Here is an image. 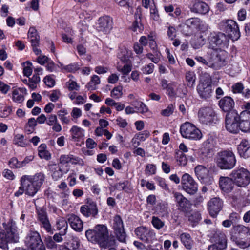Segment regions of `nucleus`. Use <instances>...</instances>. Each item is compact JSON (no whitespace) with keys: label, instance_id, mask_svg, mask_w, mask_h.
<instances>
[{"label":"nucleus","instance_id":"4c0bfd02","mask_svg":"<svg viewBox=\"0 0 250 250\" xmlns=\"http://www.w3.org/2000/svg\"><path fill=\"white\" fill-rule=\"evenodd\" d=\"M196 78V75L193 71H189L186 73V80L188 86L192 87L194 85Z\"/></svg>","mask_w":250,"mask_h":250},{"label":"nucleus","instance_id":"20e7f679","mask_svg":"<svg viewBox=\"0 0 250 250\" xmlns=\"http://www.w3.org/2000/svg\"><path fill=\"white\" fill-rule=\"evenodd\" d=\"M216 162L221 169H231L234 167L236 160L234 153L230 150H226L218 153Z\"/></svg>","mask_w":250,"mask_h":250},{"label":"nucleus","instance_id":"0eeeda50","mask_svg":"<svg viewBox=\"0 0 250 250\" xmlns=\"http://www.w3.org/2000/svg\"><path fill=\"white\" fill-rule=\"evenodd\" d=\"M3 225L5 230L3 233H0V237L2 241L4 242H17L19 240V235L15 224L10 222L7 224H3Z\"/></svg>","mask_w":250,"mask_h":250},{"label":"nucleus","instance_id":"a18cd8bd","mask_svg":"<svg viewBox=\"0 0 250 250\" xmlns=\"http://www.w3.org/2000/svg\"><path fill=\"white\" fill-rule=\"evenodd\" d=\"M40 82V78L39 76V74H34L31 78H30L28 86L31 89H34L37 87V84Z\"/></svg>","mask_w":250,"mask_h":250},{"label":"nucleus","instance_id":"5fc2aeb1","mask_svg":"<svg viewBox=\"0 0 250 250\" xmlns=\"http://www.w3.org/2000/svg\"><path fill=\"white\" fill-rule=\"evenodd\" d=\"M132 30L134 32H141L143 30V25L140 22V20H136L132 24L131 27Z\"/></svg>","mask_w":250,"mask_h":250},{"label":"nucleus","instance_id":"37998d69","mask_svg":"<svg viewBox=\"0 0 250 250\" xmlns=\"http://www.w3.org/2000/svg\"><path fill=\"white\" fill-rule=\"evenodd\" d=\"M146 56L154 63H158L160 60L161 53L158 51H155L154 54L147 53Z\"/></svg>","mask_w":250,"mask_h":250},{"label":"nucleus","instance_id":"412c9836","mask_svg":"<svg viewBox=\"0 0 250 250\" xmlns=\"http://www.w3.org/2000/svg\"><path fill=\"white\" fill-rule=\"evenodd\" d=\"M208 205L210 215L215 217L222 209L223 202L219 198L215 197L209 200Z\"/></svg>","mask_w":250,"mask_h":250},{"label":"nucleus","instance_id":"6ab92c4d","mask_svg":"<svg viewBox=\"0 0 250 250\" xmlns=\"http://www.w3.org/2000/svg\"><path fill=\"white\" fill-rule=\"evenodd\" d=\"M81 212L85 216H95L98 213L96 204L90 199H87L85 204L81 207Z\"/></svg>","mask_w":250,"mask_h":250},{"label":"nucleus","instance_id":"4be33fe9","mask_svg":"<svg viewBox=\"0 0 250 250\" xmlns=\"http://www.w3.org/2000/svg\"><path fill=\"white\" fill-rule=\"evenodd\" d=\"M42 241L39 233L35 230H30L24 239L25 245L31 248Z\"/></svg>","mask_w":250,"mask_h":250},{"label":"nucleus","instance_id":"f257e3e1","mask_svg":"<svg viewBox=\"0 0 250 250\" xmlns=\"http://www.w3.org/2000/svg\"><path fill=\"white\" fill-rule=\"evenodd\" d=\"M219 26L221 30H225L228 34L229 37L222 33H211L208 39V47L213 50L227 46L229 39L237 41L240 37L238 25L233 20H223L220 22Z\"/></svg>","mask_w":250,"mask_h":250},{"label":"nucleus","instance_id":"5701e85b","mask_svg":"<svg viewBox=\"0 0 250 250\" xmlns=\"http://www.w3.org/2000/svg\"><path fill=\"white\" fill-rule=\"evenodd\" d=\"M218 105L223 111L229 113L234 111L235 102L231 97L225 96L220 100Z\"/></svg>","mask_w":250,"mask_h":250},{"label":"nucleus","instance_id":"dca6fc26","mask_svg":"<svg viewBox=\"0 0 250 250\" xmlns=\"http://www.w3.org/2000/svg\"><path fill=\"white\" fill-rule=\"evenodd\" d=\"M113 228L117 239L121 242L125 243L126 234L122 220L119 215H116L114 217Z\"/></svg>","mask_w":250,"mask_h":250},{"label":"nucleus","instance_id":"aec40b11","mask_svg":"<svg viewBox=\"0 0 250 250\" xmlns=\"http://www.w3.org/2000/svg\"><path fill=\"white\" fill-rule=\"evenodd\" d=\"M240 129L243 132H250V111L245 110L239 115Z\"/></svg>","mask_w":250,"mask_h":250},{"label":"nucleus","instance_id":"4d7b16f0","mask_svg":"<svg viewBox=\"0 0 250 250\" xmlns=\"http://www.w3.org/2000/svg\"><path fill=\"white\" fill-rule=\"evenodd\" d=\"M156 167L154 164H148L146 168L145 172L147 175H153L156 173Z\"/></svg>","mask_w":250,"mask_h":250},{"label":"nucleus","instance_id":"a19ab883","mask_svg":"<svg viewBox=\"0 0 250 250\" xmlns=\"http://www.w3.org/2000/svg\"><path fill=\"white\" fill-rule=\"evenodd\" d=\"M68 222L71 228L76 231H78V217L72 214L68 218Z\"/></svg>","mask_w":250,"mask_h":250},{"label":"nucleus","instance_id":"0e129e2a","mask_svg":"<svg viewBox=\"0 0 250 250\" xmlns=\"http://www.w3.org/2000/svg\"><path fill=\"white\" fill-rule=\"evenodd\" d=\"M204 145L208 149H211L213 146L214 144V141L212 136H209L208 138L204 142Z\"/></svg>","mask_w":250,"mask_h":250},{"label":"nucleus","instance_id":"e433bc0d","mask_svg":"<svg viewBox=\"0 0 250 250\" xmlns=\"http://www.w3.org/2000/svg\"><path fill=\"white\" fill-rule=\"evenodd\" d=\"M206 42L205 39L202 36L194 37L191 41V45L195 49H198L205 44Z\"/></svg>","mask_w":250,"mask_h":250},{"label":"nucleus","instance_id":"864d4df0","mask_svg":"<svg viewBox=\"0 0 250 250\" xmlns=\"http://www.w3.org/2000/svg\"><path fill=\"white\" fill-rule=\"evenodd\" d=\"M154 65L153 64L150 63L147 65L142 67L141 71L143 73L146 74H150L153 73L154 70Z\"/></svg>","mask_w":250,"mask_h":250},{"label":"nucleus","instance_id":"72a5a7b5","mask_svg":"<svg viewBox=\"0 0 250 250\" xmlns=\"http://www.w3.org/2000/svg\"><path fill=\"white\" fill-rule=\"evenodd\" d=\"M176 162L178 166H185L188 163V158L186 155L180 150H176L174 156Z\"/></svg>","mask_w":250,"mask_h":250},{"label":"nucleus","instance_id":"9d476101","mask_svg":"<svg viewBox=\"0 0 250 250\" xmlns=\"http://www.w3.org/2000/svg\"><path fill=\"white\" fill-rule=\"evenodd\" d=\"M37 221L41 228L43 229L50 234L54 233L55 229L52 227L46 210L41 208L37 209Z\"/></svg>","mask_w":250,"mask_h":250},{"label":"nucleus","instance_id":"a878e982","mask_svg":"<svg viewBox=\"0 0 250 250\" xmlns=\"http://www.w3.org/2000/svg\"><path fill=\"white\" fill-rule=\"evenodd\" d=\"M234 182L232 177H221L219 179V186L222 190L225 192H231L234 187Z\"/></svg>","mask_w":250,"mask_h":250},{"label":"nucleus","instance_id":"bf43d9fd","mask_svg":"<svg viewBox=\"0 0 250 250\" xmlns=\"http://www.w3.org/2000/svg\"><path fill=\"white\" fill-rule=\"evenodd\" d=\"M174 110V107L172 104H169L166 109L161 111V114L164 116H169L171 115Z\"/></svg>","mask_w":250,"mask_h":250},{"label":"nucleus","instance_id":"6e6552de","mask_svg":"<svg viewBox=\"0 0 250 250\" xmlns=\"http://www.w3.org/2000/svg\"><path fill=\"white\" fill-rule=\"evenodd\" d=\"M231 177L234 184L240 187H245L250 183V173L244 168L233 170Z\"/></svg>","mask_w":250,"mask_h":250},{"label":"nucleus","instance_id":"7ed1b4c3","mask_svg":"<svg viewBox=\"0 0 250 250\" xmlns=\"http://www.w3.org/2000/svg\"><path fill=\"white\" fill-rule=\"evenodd\" d=\"M85 235L88 241L98 243L103 245H106L108 237L107 228L104 225H98L93 229L86 231Z\"/></svg>","mask_w":250,"mask_h":250},{"label":"nucleus","instance_id":"e2e57ef3","mask_svg":"<svg viewBox=\"0 0 250 250\" xmlns=\"http://www.w3.org/2000/svg\"><path fill=\"white\" fill-rule=\"evenodd\" d=\"M27 66H25L23 70L24 76L29 77L32 73V68H31L32 63L30 62H27Z\"/></svg>","mask_w":250,"mask_h":250},{"label":"nucleus","instance_id":"4468645a","mask_svg":"<svg viewBox=\"0 0 250 250\" xmlns=\"http://www.w3.org/2000/svg\"><path fill=\"white\" fill-rule=\"evenodd\" d=\"M135 233L139 239L145 242L150 243L155 240L156 233L154 231L145 226L136 228Z\"/></svg>","mask_w":250,"mask_h":250},{"label":"nucleus","instance_id":"ddd939ff","mask_svg":"<svg viewBox=\"0 0 250 250\" xmlns=\"http://www.w3.org/2000/svg\"><path fill=\"white\" fill-rule=\"evenodd\" d=\"M198 117L201 123L206 125L215 123L217 120L214 111L210 107L200 108L198 112Z\"/></svg>","mask_w":250,"mask_h":250},{"label":"nucleus","instance_id":"39448f33","mask_svg":"<svg viewBox=\"0 0 250 250\" xmlns=\"http://www.w3.org/2000/svg\"><path fill=\"white\" fill-rule=\"evenodd\" d=\"M180 133L183 138L190 140H199L203 136L201 130L193 124L188 122L181 125Z\"/></svg>","mask_w":250,"mask_h":250},{"label":"nucleus","instance_id":"423d86ee","mask_svg":"<svg viewBox=\"0 0 250 250\" xmlns=\"http://www.w3.org/2000/svg\"><path fill=\"white\" fill-rule=\"evenodd\" d=\"M235 243L242 248H246L250 246V229L243 225H237L234 228Z\"/></svg>","mask_w":250,"mask_h":250},{"label":"nucleus","instance_id":"79ce46f5","mask_svg":"<svg viewBox=\"0 0 250 250\" xmlns=\"http://www.w3.org/2000/svg\"><path fill=\"white\" fill-rule=\"evenodd\" d=\"M123 89L121 85L115 87L111 91V96L115 99H119L123 95Z\"/></svg>","mask_w":250,"mask_h":250},{"label":"nucleus","instance_id":"774afa93","mask_svg":"<svg viewBox=\"0 0 250 250\" xmlns=\"http://www.w3.org/2000/svg\"><path fill=\"white\" fill-rule=\"evenodd\" d=\"M116 124L122 128H125L127 125V122L126 120L121 117H118L116 120Z\"/></svg>","mask_w":250,"mask_h":250},{"label":"nucleus","instance_id":"2eb2a0df","mask_svg":"<svg viewBox=\"0 0 250 250\" xmlns=\"http://www.w3.org/2000/svg\"><path fill=\"white\" fill-rule=\"evenodd\" d=\"M183 189L188 193L192 195L198 190V185L193 178L188 173L184 174L181 178Z\"/></svg>","mask_w":250,"mask_h":250},{"label":"nucleus","instance_id":"c756f323","mask_svg":"<svg viewBox=\"0 0 250 250\" xmlns=\"http://www.w3.org/2000/svg\"><path fill=\"white\" fill-rule=\"evenodd\" d=\"M250 148V143L247 140H243L238 146L237 150L240 157L246 158L249 157L247 151Z\"/></svg>","mask_w":250,"mask_h":250},{"label":"nucleus","instance_id":"f03ea898","mask_svg":"<svg viewBox=\"0 0 250 250\" xmlns=\"http://www.w3.org/2000/svg\"><path fill=\"white\" fill-rule=\"evenodd\" d=\"M45 175L39 172L34 175H23L20 182L25 189V194L34 196L40 189L45 180Z\"/></svg>","mask_w":250,"mask_h":250},{"label":"nucleus","instance_id":"393cba45","mask_svg":"<svg viewBox=\"0 0 250 250\" xmlns=\"http://www.w3.org/2000/svg\"><path fill=\"white\" fill-rule=\"evenodd\" d=\"M50 171H52V176L55 180H57L61 178L64 173H66L68 171V167L66 166L65 167H62L61 165H51L49 166Z\"/></svg>","mask_w":250,"mask_h":250},{"label":"nucleus","instance_id":"2f4dec72","mask_svg":"<svg viewBox=\"0 0 250 250\" xmlns=\"http://www.w3.org/2000/svg\"><path fill=\"white\" fill-rule=\"evenodd\" d=\"M123 65L118 62L117 64V70L122 73L123 75H127L131 71L132 68V63L131 61H128L125 62H122Z\"/></svg>","mask_w":250,"mask_h":250},{"label":"nucleus","instance_id":"9b49d317","mask_svg":"<svg viewBox=\"0 0 250 250\" xmlns=\"http://www.w3.org/2000/svg\"><path fill=\"white\" fill-rule=\"evenodd\" d=\"M173 194L178 209L185 216L188 215L191 211V204L190 201L179 192H174Z\"/></svg>","mask_w":250,"mask_h":250},{"label":"nucleus","instance_id":"ea45409f","mask_svg":"<svg viewBox=\"0 0 250 250\" xmlns=\"http://www.w3.org/2000/svg\"><path fill=\"white\" fill-rule=\"evenodd\" d=\"M135 108L137 109L139 112L142 114L145 113L148 111L147 106L142 102L136 101L132 104Z\"/></svg>","mask_w":250,"mask_h":250},{"label":"nucleus","instance_id":"c03bdc74","mask_svg":"<svg viewBox=\"0 0 250 250\" xmlns=\"http://www.w3.org/2000/svg\"><path fill=\"white\" fill-rule=\"evenodd\" d=\"M150 17L151 19L156 21H159L160 19L158 10L155 5L150 7Z\"/></svg>","mask_w":250,"mask_h":250},{"label":"nucleus","instance_id":"49530a36","mask_svg":"<svg viewBox=\"0 0 250 250\" xmlns=\"http://www.w3.org/2000/svg\"><path fill=\"white\" fill-rule=\"evenodd\" d=\"M151 223L153 227L158 230L160 229L165 226V222L155 216L152 217Z\"/></svg>","mask_w":250,"mask_h":250},{"label":"nucleus","instance_id":"680f3d73","mask_svg":"<svg viewBox=\"0 0 250 250\" xmlns=\"http://www.w3.org/2000/svg\"><path fill=\"white\" fill-rule=\"evenodd\" d=\"M64 71L67 72H74L78 69V65L76 63L70 64L63 67Z\"/></svg>","mask_w":250,"mask_h":250},{"label":"nucleus","instance_id":"f704fd0d","mask_svg":"<svg viewBox=\"0 0 250 250\" xmlns=\"http://www.w3.org/2000/svg\"><path fill=\"white\" fill-rule=\"evenodd\" d=\"M131 55V51L127 49L126 48H123L121 49L120 52L118 54V57L122 62H125L128 61H131L129 59Z\"/></svg>","mask_w":250,"mask_h":250},{"label":"nucleus","instance_id":"338daca9","mask_svg":"<svg viewBox=\"0 0 250 250\" xmlns=\"http://www.w3.org/2000/svg\"><path fill=\"white\" fill-rule=\"evenodd\" d=\"M94 71L98 74H104L108 72V68L104 66L99 65L95 67Z\"/></svg>","mask_w":250,"mask_h":250},{"label":"nucleus","instance_id":"6e6d98bb","mask_svg":"<svg viewBox=\"0 0 250 250\" xmlns=\"http://www.w3.org/2000/svg\"><path fill=\"white\" fill-rule=\"evenodd\" d=\"M71 160V157L68 155H62L60 158V163L58 165H61L62 167H67V164L69 163Z\"/></svg>","mask_w":250,"mask_h":250},{"label":"nucleus","instance_id":"b1692460","mask_svg":"<svg viewBox=\"0 0 250 250\" xmlns=\"http://www.w3.org/2000/svg\"><path fill=\"white\" fill-rule=\"evenodd\" d=\"M185 24L190 28L200 30H204L208 28V25L205 22L198 18H189L185 21Z\"/></svg>","mask_w":250,"mask_h":250},{"label":"nucleus","instance_id":"09e8293b","mask_svg":"<svg viewBox=\"0 0 250 250\" xmlns=\"http://www.w3.org/2000/svg\"><path fill=\"white\" fill-rule=\"evenodd\" d=\"M195 60L199 62L208 67H212L213 63L211 60H206L201 56H196Z\"/></svg>","mask_w":250,"mask_h":250},{"label":"nucleus","instance_id":"603ef678","mask_svg":"<svg viewBox=\"0 0 250 250\" xmlns=\"http://www.w3.org/2000/svg\"><path fill=\"white\" fill-rule=\"evenodd\" d=\"M201 219V214L198 212H195L188 216V221L193 224L198 223Z\"/></svg>","mask_w":250,"mask_h":250},{"label":"nucleus","instance_id":"13d9d810","mask_svg":"<svg viewBox=\"0 0 250 250\" xmlns=\"http://www.w3.org/2000/svg\"><path fill=\"white\" fill-rule=\"evenodd\" d=\"M44 241L48 248L53 249L57 247V245L51 236H47L46 237Z\"/></svg>","mask_w":250,"mask_h":250},{"label":"nucleus","instance_id":"bb28decb","mask_svg":"<svg viewBox=\"0 0 250 250\" xmlns=\"http://www.w3.org/2000/svg\"><path fill=\"white\" fill-rule=\"evenodd\" d=\"M191 12L200 14H206L209 11L208 5L204 2L195 0L190 7Z\"/></svg>","mask_w":250,"mask_h":250},{"label":"nucleus","instance_id":"3c124183","mask_svg":"<svg viewBox=\"0 0 250 250\" xmlns=\"http://www.w3.org/2000/svg\"><path fill=\"white\" fill-rule=\"evenodd\" d=\"M8 164L11 168H19L22 167L21 162H20L16 158H11L8 162Z\"/></svg>","mask_w":250,"mask_h":250},{"label":"nucleus","instance_id":"052dcab7","mask_svg":"<svg viewBox=\"0 0 250 250\" xmlns=\"http://www.w3.org/2000/svg\"><path fill=\"white\" fill-rule=\"evenodd\" d=\"M67 114V112L65 109L61 110L58 112V115L61 121L66 124L69 122L68 119L65 117V115Z\"/></svg>","mask_w":250,"mask_h":250},{"label":"nucleus","instance_id":"8fccbe9b","mask_svg":"<svg viewBox=\"0 0 250 250\" xmlns=\"http://www.w3.org/2000/svg\"><path fill=\"white\" fill-rule=\"evenodd\" d=\"M70 140L74 142L78 141V127L77 126H73L70 131Z\"/></svg>","mask_w":250,"mask_h":250},{"label":"nucleus","instance_id":"1a4fd4ad","mask_svg":"<svg viewBox=\"0 0 250 250\" xmlns=\"http://www.w3.org/2000/svg\"><path fill=\"white\" fill-rule=\"evenodd\" d=\"M226 129L230 133H237L240 129L239 115L235 111L228 113L226 116Z\"/></svg>","mask_w":250,"mask_h":250},{"label":"nucleus","instance_id":"7c9ffc66","mask_svg":"<svg viewBox=\"0 0 250 250\" xmlns=\"http://www.w3.org/2000/svg\"><path fill=\"white\" fill-rule=\"evenodd\" d=\"M179 238L181 243L188 250H191L193 245V240L190 235L187 232H183L180 234Z\"/></svg>","mask_w":250,"mask_h":250},{"label":"nucleus","instance_id":"a211bd4d","mask_svg":"<svg viewBox=\"0 0 250 250\" xmlns=\"http://www.w3.org/2000/svg\"><path fill=\"white\" fill-rule=\"evenodd\" d=\"M112 28V19L109 16H104L99 18L97 25L98 31L104 33H109Z\"/></svg>","mask_w":250,"mask_h":250},{"label":"nucleus","instance_id":"58836bf2","mask_svg":"<svg viewBox=\"0 0 250 250\" xmlns=\"http://www.w3.org/2000/svg\"><path fill=\"white\" fill-rule=\"evenodd\" d=\"M57 229L58 230L63 229L61 231L62 235H65L66 233V230L67 228V223L66 221L63 218L59 219L56 223Z\"/></svg>","mask_w":250,"mask_h":250},{"label":"nucleus","instance_id":"f3484780","mask_svg":"<svg viewBox=\"0 0 250 250\" xmlns=\"http://www.w3.org/2000/svg\"><path fill=\"white\" fill-rule=\"evenodd\" d=\"M197 91L201 98H209L213 92L210 82L206 81H201L197 86Z\"/></svg>","mask_w":250,"mask_h":250},{"label":"nucleus","instance_id":"c85d7f7f","mask_svg":"<svg viewBox=\"0 0 250 250\" xmlns=\"http://www.w3.org/2000/svg\"><path fill=\"white\" fill-rule=\"evenodd\" d=\"M194 171L197 178L202 182L208 177L209 170L202 165H198L195 167Z\"/></svg>","mask_w":250,"mask_h":250},{"label":"nucleus","instance_id":"69168bd1","mask_svg":"<svg viewBox=\"0 0 250 250\" xmlns=\"http://www.w3.org/2000/svg\"><path fill=\"white\" fill-rule=\"evenodd\" d=\"M176 30L173 26H169L167 30V36L170 40H173L176 37Z\"/></svg>","mask_w":250,"mask_h":250},{"label":"nucleus","instance_id":"f8f14e48","mask_svg":"<svg viewBox=\"0 0 250 250\" xmlns=\"http://www.w3.org/2000/svg\"><path fill=\"white\" fill-rule=\"evenodd\" d=\"M210 240L214 244L208 247V250H222L227 247L226 236L225 233L221 231H217Z\"/></svg>","mask_w":250,"mask_h":250},{"label":"nucleus","instance_id":"473e14b6","mask_svg":"<svg viewBox=\"0 0 250 250\" xmlns=\"http://www.w3.org/2000/svg\"><path fill=\"white\" fill-rule=\"evenodd\" d=\"M26 91L25 88H19L14 89L12 93V99L17 103H21L24 100L22 93Z\"/></svg>","mask_w":250,"mask_h":250},{"label":"nucleus","instance_id":"cd10ccee","mask_svg":"<svg viewBox=\"0 0 250 250\" xmlns=\"http://www.w3.org/2000/svg\"><path fill=\"white\" fill-rule=\"evenodd\" d=\"M149 136L150 133L147 130L136 134L131 140L133 146L137 148L142 142L145 141Z\"/></svg>","mask_w":250,"mask_h":250},{"label":"nucleus","instance_id":"c9c22d12","mask_svg":"<svg viewBox=\"0 0 250 250\" xmlns=\"http://www.w3.org/2000/svg\"><path fill=\"white\" fill-rule=\"evenodd\" d=\"M100 77L96 75H93L90 82L87 84V88L90 90H94L96 89L97 86L100 83Z\"/></svg>","mask_w":250,"mask_h":250},{"label":"nucleus","instance_id":"de8ad7c7","mask_svg":"<svg viewBox=\"0 0 250 250\" xmlns=\"http://www.w3.org/2000/svg\"><path fill=\"white\" fill-rule=\"evenodd\" d=\"M244 89V85L241 82L236 83L231 86L232 91L234 94L242 93Z\"/></svg>","mask_w":250,"mask_h":250}]
</instances>
